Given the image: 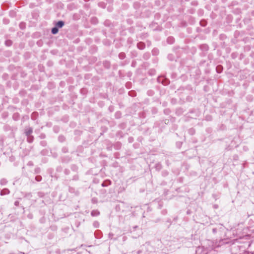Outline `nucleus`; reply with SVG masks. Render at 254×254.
Returning <instances> with one entry per match:
<instances>
[{
    "label": "nucleus",
    "mask_w": 254,
    "mask_h": 254,
    "mask_svg": "<svg viewBox=\"0 0 254 254\" xmlns=\"http://www.w3.org/2000/svg\"><path fill=\"white\" fill-rule=\"evenodd\" d=\"M173 51L177 58L181 57L182 55L185 53V50L180 47H175L173 48Z\"/></svg>",
    "instance_id": "f257e3e1"
},
{
    "label": "nucleus",
    "mask_w": 254,
    "mask_h": 254,
    "mask_svg": "<svg viewBox=\"0 0 254 254\" xmlns=\"http://www.w3.org/2000/svg\"><path fill=\"white\" fill-rule=\"evenodd\" d=\"M157 80L158 83H161L165 86L169 85L170 83L169 79L163 76L158 77Z\"/></svg>",
    "instance_id": "f03ea898"
},
{
    "label": "nucleus",
    "mask_w": 254,
    "mask_h": 254,
    "mask_svg": "<svg viewBox=\"0 0 254 254\" xmlns=\"http://www.w3.org/2000/svg\"><path fill=\"white\" fill-rule=\"evenodd\" d=\"M199 49L202 51L200 54L201 56L204 57L205 56V52H207L209 50L208 46L206 44H201L199 46Z\"/></svg>",
    "instance_id": "7ed1b4c3"
},
{
    "label": "nucleus",
    "mask_w": 254,
    "mask_h": 254,
    "mask_svg": "<svg viewBox=\"0 0 254 254\" xmlns=\"http://www.w3.org/2000/svg\"><path fill=\"white\" fill-rule=\"evenodd\" d=\"M33 132V128L31 127H26L24 130V133L26 136H28L32 134Z\"/></svg>",
    "instance_id": "20e7f679"
},
{
    "label": "nucleus",
    "mask_w": 254,
    "mask_h": 254,
    "mask_svg": "<svg viewBox=\"0 0 254 254\" xmlns=\"http://www.w3.org/2000/svg\"><path fill=\"white\" fill-rule=\"evenodd\" d=\"M94 236L96 238L100 239L102 237L103 234H102V232L100 230H97L94 232Z\"/></svg>",
    "instance_id": "39448f33"
},
{
    "label": "nucleus",
    "mask_w": 254,
    "mask_h": 254,
    "mask_svg": "<svg viewBox=\"0 0 254 254\" xmlns=\"http://www.w3.org/2000/svg\"><path fill=\"white\" fill-rule=\"evenodd\" d=\"M112 184V182L111 180H105L102 184H101V186L102 187H108L110 185H111Z\"/></svg>",
    "instance_id": "423d86ee"
},
{
    "label": "nucleus",
    "mask_w": 254,
    "mask_h": 254,
    "mask_svg": "<svg viewBox=\"0 0 254 254\" xmlns=\"http://www.w3.org/2000/svg\"><path fill=\"white\" fill-rule=\"evenodd\" d=\"M9 193L10 190L7 188H4L0 190V195L1 196H3L4 195L8 194Z\"/></svg>",
    "instance_id": "0eeeda50"
},
{
    "label": "nucleus",
    "mask_w": 254,
    "mask_h": 254,
    "mask_svg": "<svg viewBox=\"0 0 254 254\" xmlns=\"http://www.w3.org/2000/svg\"><path fill=\"white\" fill-rule=\"evenodd\" d=\"M137 47L139 50H143L145 48V44L143 42H139L137 44Z\"/></svg>",
    "instance_id": "6e6552de"
},
{
    "label": "nucleus",
    "mask_w": 254,
    "mask_h": 254,
    "mask_svg": "<svg viewBox=\"0 0 254 254\" xmlns=\"http://www.w3.org/2000/svg\"><path fill=\"white\" fill-rule=\"evenodd\" d=\"M176 58H177L176 56L173 54H169L167 56V59L170 61H176Z\"/></svg>",
    "instance_id": "1a4fd4ad"
},
{
    "label": "nucleus",
    "mask_w": 254,
    "mask_h": 254,
    "mask_svg": "<svg viewBox=\"0 0 254 254\" xmlns=\"http://www.w3.org/2000/svg\"><path fill=\"white\" fill-rule=\"evenodd\" d=\"M64 25V22L63 20H59L55 24V25L59 28H62Z\"/></svg>",
    "instance_id": "9d476101"
},
{
    "label": "nucleus",
    "mask_w": 254,
    "mask_h": 254,
    "mask_svg": "<svg viewBox=\"0 0 254 254\" xmlns=\"http://www.w3.org/2000/svg\"><path fill=\"white\" fill-rule=\"evenodd\" d=\"M103 66L106 69H109L111 67L110 62L108 61H105L103 62Z\"/></svg>",
    "instance_id": "9b49d317"
},
{
    "label": "nucleus",
    "mask_w": 254,
    "mask_h": 254,
    "mask_svg": "<svg viewBox=\"0 0 254 254\" xmlns=\"http://www.w3.org/2000/svg\"><path fill=\"white\" fill-rule=\"evenodd\" d=\"M69 192L70 193H75L76 195H79V191L77 190H75V189L74 188L69 187L68 189Z\"/></svg>",
    "instance_id": "f8f14e48"
},
{
    "label": "nucleus",
    "mask_w": 254,
    "mask_h": 254,
    "mask_svg": "<svg viewBox=\"0 0 254 254\" xmlns=\"http://www.w3.org/2000/svg\"><path fill=\"white\" fill-rule=\"evenodd\" d=\"M27 136V141L28 142V143H32L34 141V136L30 134L28 136Z\"/></svg>",
    "instance_id": "ddd939ff"
},
{
    "label": "nucleus",
    "mask_w": 254,
    "mask_h": 254,
    "mask_svg": "<svg viewBox=\"0 0 254 254\" xmlns=\"http://www.w3.org/2000/svg\"><path fill=\"white\" fill-rule=\"evenodd\" d=\"M59 29V28L57 27L56 25H55V26L53 27L51 29V33L54 35L58 33Z\"/></svg>",
    "instance_id": "4468645a"
},
{
    "label": "nucleus",
    "mask_w": 254,
    "mask_h": 254,
    "mask_svg": "<svg viewBox=\"0 0 254 254\" xmlns=\"http://www.w3.org/2000/svg\"><path fill=\"white\" fill-rule=\"evenodd\" d=\"M175 41V39L173 37L170 36L167 39V42L169 44H172Z\"/></svg>",
    "instance_id": "2eb2a0df"
},
{
    "label": "nucleus",
    "mask_w": 254,
    "mask_h": 254,
    "mask_svg": "<svg viewBox=\"0 0 254 254\" xmlns=\"http://www.w3.org/2000/svg\"><path fill=\"white\" fill-rule=\"evenodd\" d=\"M20 115L18 113H15L13 114L12 119L14 121H18L20 119Z\"/></svg>",
    "instance_id": "dca6fc26"
},
{
    "label": "nucleus",
    "mask_w": 254,
    "mask_h": 254,
    "mask_svg": "<svg viewBox=\"0 0 254 254\" xmlns=\"http://www.w3.org/2000/svg\"><path fill=\"white\" fill-rule=\"evenodd\" d=\"M151 52L153 56H157L159 54V51L157 48H154L152 49Z\"/></svg>",
    "instance_id": "f3484780"
},
{
    "label": "nucleus",
    "mask_w": 254,
    "mask_h": 254,
    "mask_svg": "<svg viewBox=\"0 0 254 254\" xmlns=\"http://www.w3.org/2000/svg\"><path fill=\"white\" fill-rule=\"evenodd\" d=\"M70 169L72 171L77 172L78 170V167L77 165L75 164H72L70 166Z\"/></svg>",
    "instance_id": "a211bd4d"
},
{
    "label": "nucleus",
    "mask_w": 254,
    "mask_h": 254,
    "mask_svg": "<svg viewBox=\"0 0 254 254\" xmlns=\"http://www.w3.org/2000/svg\"><path fill=\"white\" fill-rule=\"evenodd\" d=\"M150 55L149 52H146L143 55L142 58L145 60H147L150 58Z\"/></svg>",
    "instance_id": "6ab92c4d"
},
{
    "label": "nucleus",
    "mask_w": 254,
    "mask_h": 254,
    "mask_svg": "<svg viewBox=\"0 0 254 254\" xmlns=\"http://www.w3.org/2000/svg\"><path fill=\"white\" fill-rule=\"evenodd\" d=\"M216 72L218 73H220L223 71V67L221 65H218L216 67Z\"/></svg>",
    "instance_id": "aec40b11"
},
{
    "label": "nucleus",
    "mask_w": 254,
    "mask_h": 254,
    "mask_svg": "<svg viewBox=\"0 0 254 254\" xmlns=\"http://www.w3.org/2000/svg\"><path fill=\"white\" fill-rule=\"evenodd\" d=\"M104 24L107 27H111L112 25L111 21L109 20H106L104 22Z\"/></svg>",
    "instance_id": "412c9836"
},
{
    "label": "nucleus",
    "mask_w": 254,
    "mask_h": 254,
    "mask_svg": "<svg viewBox=\"0 0 254 254\" xmlns=\"http://www.w3.org/2000/svg\"><path fill=\"white\" fill-rule=\"evenodd\" d=\"M91 214L92 216H97L100 214V212L97 210L91 211Z\"/></svg>",
    "instance_id": "4be33fe9"
},
{
    "label": "nucleus",
    "mask_w": 254,
    "mask_h": 254,
    "mask_svg": "<svg viewBox=\"0 0 254 254\" xmlns=\"http://www.w3.org/2000/svg\"><path fill=\"white\" fill-rule=\"evenodd\" d=\"M119 58L121 60H123L126 57V55L124 52H121L119 54Z\"/></svg>",
    "instance_id": "5701e85b"
},
{
    "label": "nucleus",
    "mask_w": 254,
    "mask_h": 254,
    "mask_svg": "<svg viewBox=\"0 0 254 254\" xmlns=\"http://www.w3.org/2000/svg\"><path fill=\"white\" fill-rule=\"evenodd\" d=\"M155 168L157 171H160L162 169V165L160 163H157L155 165Z\"/></svg>",
    "instance_id": "b1692460"
},
{
    "label": "nucleus",
    "mask_w": 254,
    "mask_h": 254,
    "mask_svg": "<svg viewBox=\"0 0 254 254\" xmlns=\"http://www.w3.org/2000/svg\"><path fill=\"white\" fill-rule=\"evenodd\" d=\"M7 180L4 178L1 179L0 181V184L1 186L5 185L7 184Z\"/></svg>",
    "instance_id": "393cba45"
},
{
    "label": "nucleus",
    "mask_w": 254,
    "mask_h": 254,
    "mask_svg": "<svg viewBox=\"0 0 254 254\" xmlns=\"http://www.w3.org/2000/svg\"><path fill=\"white\" fill-rule=\"evenodd\" d=\"M200 25L202 27H205L207 25V22L205 20H201L200 21Z\"/></svg>",
    "instance_id": "a878e982"
},
{
    "label": "nucleus",
    "mask_w": 254,
    "mask_h": 254,
    "mask_svg": "<svg viewBox=\"0 0 254 254\" xmlns=\"http://www.w3.org/2000/svg\"><path fill=\"white\" fill-rule=\"evenodd\" d=\"M24 197L30 199L32 197V194L31 192H26L25 193Z\"/></svg>",
    "instance_id": "bb28decb"
},
{
    "label": "nucleus",
    "mask_w": 254,
    "mask_h": 254,
    "mask_svg": "<svg viewBox=\"0 0 254 254\" xmlns=\"http://www.w3.org/2000/svg\"><path fill=\"white\" fill-rule=\"evenodd\" d=\"M156 71L154 69H150L148 71V73L151 76L154 75Z\"/></svg>",
    "instance_id": "cd10ccee"
},
{
    "label": "nucleus",
    "mask_w": 254,
    "mask_h": 254,
    "mask_svg": "<svg viewBox=\"0 0 254 254\" xmlns=\"http://www.w3.org/2000/svg\"><path fill=\"white\" fill-rule=\"evenodd\" d=\"M12 44V42L10 40H7L5 42V44L7 46H10Z\"/></svg>",
    "instance_id": "c85d7f7f"
},
{
    "label": "nucleus",
    "mask_w": 254,
    "mask_h": 254,
    "mask_svg": "<svg viewBox=\"0 0 254 254\" xmlns=\"http://www.w3.org/2000/svg\"><path fill=\"white\" fill-rule=\"evenodd\" d=\"M136 92L134 91H130L128 92L129 96L131 97H134L136 96Z\"/></svg>",
    "instance_id": "c756f323"
},
{
    "label": "nucleus",
    "mask_w": 254,
    "mask_h": 254,
    "mask_svg": "<svg viewBox=\"0 0 254 254\" xmlns=\"http://www.w3.org/2000/svg\"><path fill=\"white\" fill-rule=\"evenodd\" d=\"M73 181H78L79 180V176L77 174L74 175V176H73L72 179H71Z\"/></svg>",
    "instance_id": "7c9ffc66"
},
{
    "label": "nucleus",
    "mask_w": 254,
    "mask_h": 254,
    "mask_svg": "<svg viewBox=\"0 0 254 254\" xmlns=\"http://www.w3.org/2000/svg\"><path fill=\"white\" fill-rule=\"evenodd\" d=\"M38 114L37 113L34 112L31 115V119L33 120H35L37 118Z\"/></svg>",
    "instance_id": "2f4dec72"
},
{
    "label": "nucleus",
    "mask_w": 254,
    "mask_h": 254,
    "mask_svg": "<svg viewBox=\"0 0 254 254\" xmlns=\"http://www.w3.org/2000/svg\"><path fill=\"white\" fill-rule=\"evenodd\" d=\"M23 153L25 156L28 155L30 153V150L28 149H25L23 150Z\"/></svg>",
    "instance_id": "473e14b6"
},
{
    "label": "nucleus",
    "mask_w": 254,
    "mask_h": 254,
    "mask_svg": "<svg viewBox=\"0 0 254 254\" xmlns=\"http://www.w3.org/2000/svg\"><path fill=\"white\" fill-rule=\"evenodd\" d=\"M168 174H169V172L167 170H163L162 172V175L163 177H166L168 175Z\"/></svg>",
    "instance_id": "72a5a7b5"
},
{
    "label": "nucleus",
    "mask_w": 254,
    "mask_h": 254,
    "mask_svg": "<svg viewBox=\"0 0 254 254\" xmlns=\"http://www.w3.org/2000/svg\"><path fill=\"white\" fill-rule=\"evenodd\" d=\"M42 179V178L40 175H37L35 177V180L37 182H40Z\"/></svg>",
    "instance_id": "f704fd0d"
},
{
    "label": "nucleus",
    "mask_w": 254,
    "mask_h": 254,
    "mask_svg": "<svg viewBox=\"0 0 254 254\" xmlns=\"http://www.w3.org/2000/svg\"><path fill=\"white\" fill-rule=\"evenodd\" d=\"M98 22V20L97 19V18L96 17H93L91 19V22L94 24H96Z\"/></svg>",
    "instance_id": "c9c22d12"
},
{
    "label": "nucleus",
    "mask_w": 254,
    "mask_h": 254,
    "mask_svg": "<svg viewBox=\"0 0 254 254\" xmlns=\"http://www.w3.org/2000/svg\"><path fill=\"white\" fill-rule=\"evenodd\" d=\"M93 225L95 228H98L100 224L98 221H94L93 223Z\"/></svg>",
    "instance_id": "e433bc0d"
},
{
    "label": "nucleus",
    "mask_w": 254,
    "mask_h": 254,
    "mask_svg": "<svg viewBox=\"0 0 254 254\" xmlns=\"http://www.w3.org/2000/svg\"><path fill=\"white\" fill-rule=\"evenodd\" d=\"M64 173L65 175H68L70 174V171L68 169H65L64 171Z\"/></svg>",
    "instance_id": "4c0bfd02"
},
{
    "label": "nucleus",
    "mask_w": 254,
    "mask_h": 254,
    "mask_svg": "<svg viewBox=\"0 0 254 254\" xmlns=\"http://www.w3.org/2000/svg\"><path fill=\"white\" fill-rule=\"evenodd\" d=\"M170 112H171V111H170V109H165L164 110V113L167 115H168L170 113Z\"/></svg>",
    "instance_id": "58836bf2"
},
{
    "label": "nucleus",
    "mask_w": 254,
    "mask_h": 254,
    "mask_svg": "<svg viewBox=\"0 0 254 254\" xmlns=\"http://www.w3.org/2000/svg\"><path fill=\"white\" fill-rule=\"evenodd\" d=\"M40 144L43 146V147H45L47 145V142L45 140H43V141H40Z\"/></svg>",
    "instance_id": "ea45409f"
},
{
    "label": "nucleus",
    "mask_w": 254,
    "mask_h": 254,
    "mask_svg": "<svg viewBox=\"0 0 254 254\" xmlns=\"http://www.w3.org/2000/svg\"><path fill=\"white\" fill-rule=\"evenodd\" d=\"M62 151L63 153H65L68 152V148L66 147H63L62 149Z\"/></svg>",
    "instance_id": "a19ab883"
},
{
    "label": "nucleus",
    "mask_w": 254,
    "mask_h": 254,
    "mask_svg": "<svg viewBox=\"0 0 254 254\" xmlns=\"http://www.w3.org/2000/svg\"><path fill=\"white\" fill-rule=\"evenodd\" d=\"M131 86V83L130 82H127L126 84V87L128 89L130 88Z\"/></svg>",
    "instance_id": "79ce46f5"
},
{
    "label": "nucleus",
    "mask_w": 254,
    "mask_h": 254,
    "mask_svg": "<svg viewBox=\"0 0 254 254\" xmlns=\"http://www.w3.org/2000/svg\"><path fill=\"white\" fill-rule=\"evenodd\" d=\"M134 254H146L145 252H144L142 250L138 251L136 253Z\"/></svg>",
    "instance_id": "37998d69"
},
{
    "label": "nucleus",
    "mask_w": 254,
    "mask_h": 254,
    "mask_svg": "<svg viewBox=\"0 0 254 254\" xmlns=\"http://www.w3.org/2000/svg\"><path fill=\"white\" fill-rule=\"evenodd\" d=\"M40 168L39 167L36 168L34 170V173L37 174H39L40 172Z\"/></svg>",
    "instance_id": "c03bdc74"
},
{
    "label": "nucleus",
    "mask_w": 254,
    "mask_h": 254,
    "mask_svg": "<svg viewBox=\"0 0 254 254\" xmlns=\"http://www.w3.org/2000/svg\"><path fill=\"white\" fill-rule=\"evenodd\" d=\"M62 170H63V168H62V166H58V167H57V168H56V171H57V172H62Z\"/></svg>",
    "instance_id": "a18cd8bd"
},
{
    "label": "nucleus",
    "mask_w": 254,
    "mask_h": 254,
    "mask_svg": "<svg viewBox=\"0 0 254 254\" xmlns=\"http://www.w3.org/2000/svg\"><path fill=\"white\" fill-rule=\"evenodd\" d=\"M152 114H156L157 113V109L156 108H153L151 110Z\"/></svg>",
    "instance_id": "49530a36"
},
{
    "label": "nucleus",
    "mask_w": 254,
    "mask_h": 254,
    "mask_svg": "<svg viewBox=\"0 0 254 254\" xmlns=\"http://www.w3.org/2000/svg\"><path fill=\"white\" fill-rule=\"evenodd\" d=\"M39 137L41 139H44L46 138V135L44 134V133H41L40 135H39Z\"/></svg>",
    "instance_id": "de8ad7c7"
},
{
    "label": "nucleus",
    "mask_w": 254,
    "mask_h": 254,
    "mask_svg": "<svg viewBox=\"0 0 254 254\" xmlns=\"http://www.w3.org/2000/svg\"><path fill=\"white\" fill-rule=\"evenodd\" d=\"M189 133L192 135L194 134V129L193 128H190L189 129Z\"/></svg>",
    "instance_id": "09e8293b"
},
{
    "label": "nucleus",
    "mask_w": 254,
    "mask_h": 254,
    "mask_svg": "<svg viewBox=\"0 0 254 254\" xmlns=\"http://www.w3.org/2000/svg\"><path fill=\"white\" fill-rule=\"evenodd\" d=\"M59 140L61 142H63L64 140V137L63 136H59Z\"/></svg>",
    "instance_id": "8fccbe9b"
},
{
    "label": "nucleus",
    "mask_w": 254,
    "mask_h": 254,
    "mask_svg": "<svg viewBox=\"0 0 254 254\" xmlns=\"http://www.w3.org/2000/svg\"><path fill=\"white\" fill-rule=\"evenodd\" d=\"M167 211L166 209H164V210H162V211H161V214L163 215H166L167 214Z\"/></svg>",
    "instance_id": "3c124183"
},
{
    "label": "nucleus",
    "mask_w": 254,
    "mask_h": 254,
    "mask_svg": "<svg viewBox=\"0 0 254 254\" xmlns=\"http://www.w3.org/2000/svg\"><path fill=\"white\" fill-rule=\"evenodd\" d=\"M121 113H116L115 114V117L117 119L120 118Z\"/></svg>",
    "instance_id": "603ef678"
},
{
    "label": "nucleus",
    "mask_w": 254,
    "mask_h": 254,
    "mask_svg": "<svg viewBox=\"0 0 254 254\" xmlns=\"http://www.w3.org/2000/svg\"><path fill=\"white\" fill-rule=\"evenodd\" d=\"M136 63L135 61H132L131 63V66L135 67L136 65Z\"/></svg>",
    "instance_id": "864d4df0"
},
{
    "label": "nucleus",
    "mask_w": 254,
    "mask_h": 254,
    "mask_svg": "<svg viewBox=\"0 0 254 254\" xmlns=\"http://www.w3.org/2000/svg\"><path fill=\"white\" fill-rule=\"evenodd\" d=\"M113 236H114V234H113V233H110L109 234V236H108L109 238V239H113Z\"/></svg>",
    "instance_id": "5fc2aeb1"
},
{
    "label": "nucleus",
    "mask_w": 254,
    "mask_h": 254,
    "mask_svg": "<svg viewBox=\"0 0 254 254\" xmlns=\"http://www.w3.org/2000/svg\"><path fill=\"white\" fill-rule=\"evenodd\" d=\"M92 201L93 203H95L97 202V199L96 198H93L92 199Z\"/></svg>",
    "instance_id": "6e6d98bb"
},
{
    "label": "nucleus",
    "mask_w": 254,
    "mask_h": 254,
    "mask_svg": "<svg viewBox=\"0 0 254 254\" xmlns=\"http://www.w3.org/2000/svg\"><path fill=\"white\" fill-rule=\"evenodd\" d=\"M127 77H131V76L132 75V72L131 71H128L127 73Z\"/></svg>",
    "instance_id": "4d7b16f0"
},
{
    "label": "nucleus",
    "mask_w": 254,
    "mask_h": 254,
    "mask_svg": "<svg viewBox=\"0 0 254 254\" xmlns=\"http://www.w3.org/2000/svg\"><path fill=\"white\" fill-rule=\"evenodd\" d=\"M27 165L30 166H33V163L32 161H29L27 163Z\"/></svg>",
    "instance_id": "13d9d810"
},
{
    "label": "nucleus",
    "mask_w": 254,
    "mask_h": 254,
    "mask_svg": "<svg viewBox=\"0 0 254 254\" xmlns=\"http://www.w3.org/2000/svg\"><path fill=\"white\" fill-rule=\"evenodd\" d=\"M19 204V202L18 201H15L14 202V205L16 206H18Z\"/></svg>",
    "instance_id": "bf43d9fd"
},
{
    "label": "nucleus",
    "mask_w": 254,
    "mask_h": 254,
    "mask_svg": "<svg viewBox=\"0 0 254 254\" xmlns=\"http://www.w3.org/2000/svg\"><path fill=\"white\" fill-rule=\"evenodd\" d=\"M217 231V228H213L212 229V232H213V233H214V234L216 233Z\"/></svg>",
    "instance_id": "052dcab7"
},
{
    "label": "nucleus",
    "mask_w": 254,
    "mask_h": 254,
    "mask_svg": "<svg viewBox=\"0 0 254 254\" xmlns=\"http://www.w3.org/2000/svg\"><path fill=\"white\" fill-rule=\"evenodd\" d=\"M69 160V159H68V160L67 161V162H68ZM62 161L63 162H66L65 157H64V158H62Z\"/></svg>",
    "instance_id": "680f3d73"
},
{
    "label": "nucleus",
    "mask_w": 254,
    "mask_h": 254,
    "mask_svg": "<svg viewBox=\"0 0 254 254\" xmlns=\"http://www.w3.org/2000/svg\"><path fill=\"white\" fill-rule=\"evenodd\" d=\"M186 100L188 101H191L192 100V98L190 97H188L186 99Z\"/></svg>",
    "instance_id": "e2e57ef3"
},
{
    "label": "nucleus",
    "mask_w": 254,
    "mask_h": 254,
    "mask_svg": "<svg viewBox=\"0 0 254 254\" xmlns=\"http://www.w3.org/2000/svg\"><path fill=\"white\" fill-rule=\"evenodd\" d=\"M99 5L100 6H102L103 7H104V3H102L101 2H100L99 3Z\"/></svg>",
    "instance_id": "0e129e2a"
},
{
    "label": "nucleus",
    "mask_w": 254,
    "mask_h": 254,
    "mask_svg": "<svg viewBox=\"0 0 254 254\" xmlns=\"http://www.w3.org/2000/svg\"><path fill=\"white\" fill-rule=\"evenodd\" d=\"M119 76H120V77H123V76L122 75V72H121V70H120V71H119Z\"/></svg>",
    "instance_id": "69168bd1"
},
{
    "label": "nucleus",
    "mask_w": 254,
    "mask_h": 254,
    "mask_svg": "<svg viewBox=\"0 0 254 254\" xmlns=\"http://www.w3.org/2000/svg\"><path fill=\"white\" fill-rule=\"evenodd\" d=\"M166 222H168V223H170V225H171V220L170 219H168L167 220V221H166Z\"/></svg>",
    "instance_id": "338daca9"
},
{
    "label": "nucleus",
    "mask_w": 254,
    "mask_h": 254,
    "mask_svg": "<svg viewBox=\"0 0 254 254\" xmlns=\"http://www.w3.org/2000/svg\"><path fill=\"white\" fill-rule=\"evenodd\" d=\"M41 154L42 155H45V150H42V151H41Z\"/></svg>",
    "instance_id": "774afa93"
}]
</instances>
